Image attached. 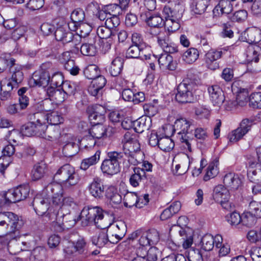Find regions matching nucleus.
I'll list each match as a JSON object with an SVG mask.
<instances>
[{
  "label": "nucleus",
  "instance_id": "obj_1",
  "mask_svg": "<svg viewBox=\"0 0 261 261\" xmlns=\"http://www.w3.org/2000/svg\"><path fill=\"white\" fill-rule=\"evenodd\" d=\"M80 217L83 226L95 225L104 229L111 224L108 221V214L98 206H85L81 213Z\"/></svg>",
  "mask_w": 261,
  "mask_h": 261
},
{
  "label": "nucleus",
  "instance_id": "obj_2",
  "mask_svg": "<svg viewBox=\"0 0 261 261\" xmlns=\"http://www.w3.org/2000/svg\"><path fill=\"white\" fill-rule=\"evenodd\" d=\"M18 217L10 212L0 213V237L2 243L7 244L17 236Z\"/></svg>",
  "mask_w": 261,
  "mask_h": 261
},
{
  "label": "nucleus",
  "instance_id": "obj_3",
  "mask_svg": "<svg viewBox=\"0 0 261 261\" xmlns=\"http://www.w3.org/2000/svg\"><path fill=\"white\" fill-rule=\"evenodd\" d=\"M124 154L117 151L109 152L107 158L101 165V170L103 173L113 175L120 171V164L123 162L124 166L128 168L129 164L124 159Z\"/></svg>",
  "mask_w": 261,
  "mask_h": 261
},
{
  "label": "nucleus",
  "instance_id": "obj_4",
  "mask_svg": "<svg viewBox=\"0 0 261 261\" xmlns=\"http://www.w3.org/2000/svg\"><path fill=\"white\" fill-rule=\"evenodd\" d=\"M193 121L188 120L185 118H180L177 119L174 125V132L177 133V137L179 139L182 144V147L187 149L189 152H192L191 142L192 139H189L187 136L191 127H194L193 126Z\"/></svg>",
  "mask_w": 261,
  "mask_h": 261
},
{
  "label": "nucleus",
  "instance_id": "obj_5",
  "mask_svg": "<svg viewBox=\"0 0 261 261\" xmlns=\"http://www.w3.org/2000/svg\"><path fill=\"white\" fill-rule=\"evenodd\" d=\"M195 86L189 79H184L177 86L175 99L179 103L191 102L193 100V91Z\"/></svg>",
  "mask_w": 261,
  "mask_h": 261
},
{
  "label": "nucleus",
  "instance_id": "obj_6",
  "mask_svg": "<svg viewBox=\"0 0 261 261\" xmlns=\"http://www.w3.org/2000/svg\"><path fill=\"white\" fill-rule=\"evenodd\" d=\"M55 177L60 182L71 186L76 185L79 181V177L74 168L68 164L64 165L58 170Z\"/></svg>",
  "mask_w": 261,
  "mask_h": 261
},
{
  "label": "nucleus",
  "instance_id": "obj_7",
  "mask_svg": "<svg viewBox=\"0 0 261 261\" xmlns=\"http://www.w3.org/2000/svg\"><path fill=\"white\" fill-rule=\"evenodd\" d=\"M1 60L4 64L10 66L11 76L8 83H10L12 86L17 89L24 79L23 73L22 71V67L18 65L14 66L15 60L13 58L2 59Z\"/></svg>",
  "mask_w": 261,
  "mask_h": 261
},
{
  "label": "nucleus",
  "instance_id": "obj_8",
  "mask_svg": "<svg viewBox=\"0 0 261 261\" xmlns=\"http://www.w3.org/2000/svg\"><path fill=\"white\" fill-rule=\"evenodd\" d=\"M71 22L74 28L73 30L80 29L83 35L85 36L91 31V27L84 22L85 21V14L84 10L81 8H77L73 10L70 15Z\"/></svg>",
  "mask_w": 261,
  "mask_h": 261
},
{
  "label": "nucleus",
  "instance_id": "obj_9",
  "mask_svg": "<svg viewBox=\"0 0 261 261\" xmlns=\"http://www.w3.org/2000/svg\"><path fill=\"white\" fill-rule=\"evenodd\" d=\"M243 177L240 175L230 172L225 174L223 179L225 185L229 188L232 195L243 194L242 190Z\"/></svg>",
  "mask_w": 261,
  "mask_h": 261
},
{
  "label": "nucleus",
  "instance_id": "obj_10",
  "mask_svg": "<svg viewBox=\"0 0 261 261\" xmlns=\"http://www.w3.org/2000/svg\"><path fill=\"white\" fill-rule=\"evenodd\" d=\"M123 151L120 152L124 154V159L129 165H136L139 162L135 158V153L140 150V145L137 139L134 140L128 144L123 145Z\"/></svg>",
  "mask_w": 261,
  "mask_h": 261
},
{
  "label": "nucleus",
  "instance_id": "obj_11",
  "mask_svg": "<svg viewBox=\"0 0 261 261\" xmlns=\"http://www.w3.org/2000/svg\"><path fill=\"white\" fill-rule=\"evenodd\" d=\"M89 120L92 125L102 124L105 121V108L100 105L89 107L87 110Z\"/></svg>",
  "mask_w": 261,
  "mask_h": 261
},
{
  "label": "nucleus",
  "instance_id": "obj_12",
  "mask_svg": "<svg viewBox=\"0 0 261 261\" xmlns=\"http://www.w3.org/2000/svg\"><path fill=\"white\" fill-rule=\"evenodd\" d=\"M252 122L249 119H244L240 124V127L233 130L228 135L231 142H236L241 139L250 129Z\"/></svg>",
  "mask_w": 261,
  "mask_h": 261
},
{
  "label": "nucleus",
  "instance_id": "obj_13",
  "mask_svg": "<svg viewBox=\"0 0 261 261\" xmlns=\"http://www.w3.org/2000/svg\"><path fill=\"white\" fill-rule=\"evenodd\" d=\"M222 50L210 49L204 56L205 66L210 70H216L219 68V60L222 57Z\"/></svg>",
  "mask_w": 261,
  "mask_h": 261
},
{
  "label": "nucleus",
  "instance_id": "obj_14",
  "mask_svg": "<svg viewBox=\"0 0 261 261\" xmlns=\"http://www.w3.org/2000/svg\"><path fill=\"white\" fill-rule=\"evenodd\" d=\"M159 45L162 47L165 53L174 54L178 51L177 46L170 41L169 34L166 31L161 32L157 36Z\"/></svg>",
  "mask_w": 261,
  "mask_h": 261
},
{
  "label": "nucleus",
  "instance_id": "obj_15",
  "mask_svg": "<svg viewBox=\"0 0 261 261\" xmlns=\"http://www.w3.org/2000/svg\"><path fill=\"white\" fill-rule=\"evenodd\" d=\"M223 238L220 234H217L214 237L210 234L204 235L201 239V248L206 251L212 250L215 244L216 247H220L222 246Z\"/></svg>",
  "mask_w": 261,
  "mask_h": 261
},
{
  "label": "nucleus",
  "instance_id": "obj_16",
  "mask_svg": "<svg viewBox=\"0 0 261 261\" xmlns=\"http://www.w3.org/2000/svg\"><path fill=\"white\" fill-rule=\"evenodd\" d=\"M74 217L70 214L64 215L61 213L59 221L54 223L55 231H62L64 229H68L73 227L76 224Z\"/></svg>",
  "mask_w": 261,
  "mask_h": 261
},
{
  "label": "nucleus",
  "instance_id": "obj_17",
  "mask_svg": "<svg viewBox=\"0 0 261 261\" xmlns=\"http://www.w3.org/2000/svg\"><path fill=\"white\" fill-rule=\"evenodd\" d=\"M49 81L50 75L48 72L36 71L29 80V84L32 87L36 86L45 87L48 85Z\"/></svg>",
  "mask_w": 261,
  "mask_h": 261
},
{
  "label": "nucleus",
  "instance_id": "obj_18",
  "mask_svg": "<svg viewBox=\"0 0 261 261\" xmlns=\"http://www.w3.org/2000/svg\"><path fill=\"white\" fill-rule=\"evenodd\" d=\"M89 136L86 137V138L83 139V142L88 140H90V143L88 145L89 147L94 146L96 144V141L94 139H90V137L95 139H100L105 135H106V128L102 124H94L92 125L91 128L89 129Z\"/></svg>",
  "mask_w": 261,
  "mask_h": 261
},
{
  "label": "nucleus",
  "instance_id": "obj_19",
  "mask_svg": "<svg viewBox=\"0 0 261 261\" xmlns=\"http://www.w3.org/2000/svg\"><path fill=\"white\" fill-rule=\"evenodd\" d=\"M210 100L214 106L220 107L224 101L225 97L222 89L218 85L208 88Z\"/></svg>",
  "mask_w": 261,
  "mask_h": 261
},
{
  "label": "nucleus",
  "instance_id": "obj_20",
  "mask_svg": "<svg viewBox=\"0 0 261 261\" xmlns=\"http://www.w3.org/2000/svg\"><path fill=\"white\" fill-rule=\"evenodd\" d=\"M30 194L35 195V192L31 190L29 185H20L16 187H14L7 191H2L1 195L2 196H7V195L12 196H29Z\"/></svg>",
  "mask_w": 261,
  "mask_h": 261
},
{
  "label": "nucleus",
  "instance_id": "obj_21",
  "mask_svg": "<svg viewBox=\"0 0 261 261\" xmlns=\"http://www.w3.org/2000/svg\"><path fill=\"white\" fill-rule=\"evenodd\" d=\"M96 38L93 35L89 36L87 42L83 43L80 47V51L82 55L87 56H94L97 52L95 44Z\"/></svg>",
  "mask_w": 261,
  "mask_h": 261
},
{
  "label": "nucleus",
  "instance_id": "obj_22",
  "mask_svg": "<svg viewBox=\"0 0 261 261\" xmlns=\"http://www.w3.org/2000/svg\"><path fill=\"white\" fill-rule=\"evenodd\" d=\"M158 63L161 68L171 71L175 70L177 65L176 61L173 60L172 57L166 53L160 55Z\"/></svg>",
  "mask_w": 261,
  "mask_h": 261
},
{
  "label": "nucleus",
  "instance_id": "obj_23",
  "mask_svg": "<svg viewBox=\"0 0 261 261\" xmlns=\"http://www.w3.org/2000/svg\"><path fill=\"white\" fill-rule=\"evenodd\" d=\"M54 34L56 39L62 42L64 44L69 42L72 38L73 33L69 30L66 25H62L57 28Z\"/></svg>",
  "mask_w": 261,
  "mask_h": 261
},
{
  "label": "nucleus",
  "instance_id": "obj_24",
  "mask_svg": "<svg viewBox=\"0 0 261 261\" xmlns=\"http://www.w3.org/2000/svg\"><path fill=\"white\" fill-rule=\"evenodd\" d=\"M46 92L49 99L56 101L57 103L63 102L68 97L61 88L50 86L47 88Z\"/></svg>",
  "mask_w": 261,
  "mask_h": 261
},
{
  "label": "nucleus",
  "instance_id": "obj_25",
  "mask_svg": "<svg viewBox=\"0 0 261 261\" xmlns=\"http://www.w3.org/2000/svg\"><path fill=\"white\" fill-rule=\"evenodd\" d=\"M233 9L232 4L229 0H221L213 9L215 16H219L223 14H230Z\"/></svg>",
  "mask_w": 261,
  "mask_h": 261
},
{
  "label": "nucleus",
  "instance_id": "obj_26",
  "mask_svg": "<svg viewBox=\"0 0 261 261\" xmlns=\"http://www.w3.org/2000/svg\"><path fill=\"white\" fill-rule=\"evenodd\" d=\"M151 126V119L146 116H142L134 121V129L138 133H142L148 130Z\"/></svg>",
  "mask_w": 261,
  "mask_h": 261
},
{
  "label": "nucleus",
  "instance_id": "obj_27",
  "mask_svg": "<svg viewBox=\"0 0 261 261\" xmlns=\"http://www.w3.org/2000/svg\"><path fill=\"white\" fill-rule=\"evenodd\" d=\"M247 175L252 182L261 181V165L258 163H249Z\"/></svg>",
  "mask_w": 261,
  "mask_h": 261
},
{
  "label": "nucleus",
  "instance_id": "obj_28",
  "mask_svg": "<svg viewBox=\"0 0 261 261\" xmlns=\"http://www.w3.org/2000/svg\"><path fill=\"white\" fill-rule=\"evenodd\" d=\"M179 234L181 237L183 248L187 249L190 247L193 242L192 230L190 228H180L179 230Z\"/></svg>",
  "mask_w": 261,
  "mask_h": 261
},
{
  "label": "nucleus",
  "instance_id": "obj_29",
  "mask_svg": "<svg viewBox=\"0 0 261 261\" xmlns=\"http://www.w3.org/2000/svg\"><path fill=\"white\" fill-rule=\"evenodd\" d=\"M47 170V165L44 162L36 164L32 170L31 177L32 180H37L43 177Z\"/></svg>",
  "mask_w": 261,
  "mask_h": 261
},
{
  "label": "nucleus",
  "instance_id": "obj_30",
  "mask_svg": "<svg viewBox=\"0 0 261 261\" xmlns=\"http://www.w3.org/2000/svg\"><path fill=\"white\" fill-rule=\"evenodd\" d=\"M210 0H193L191 4V10L195 14L201 15L205 12Z\"/></svg>",
  "mask_w": 261,
  "mask_h": 261
},
{
  "label": "nucleus",
  "instance_id": "obj_31",
  "mask_svg": "<svg viewBox=\"0 0 261 261\" xmlns=\"http://www.w3.org/2000/svg\"><path fill=\"white\" fill-rule=\"evenodd\" d=\"M191 161L189 156L183 154L180 157V163L175 165V170L177 175H180L186 173L189 168Z\"/></svg>",
  "mask_w": 261,
  "mask_h": 261
},
{
  "label": "nucleus",
  "instance_id": "obj_32",
  "mask_svg": "<svg viewBox=\"0 0 261 261\" xmlns=\"http://www.w3.org/2000/svg\"><path fill=\"white\" fill-rule=\"evenodd\" d=\"M34 202L36 203L35 210L39 215H44L49 209L47 198H44L43 197H36L34 198Z\"/></svg>",
  "mask_w": 261,
  "mask_h": 261
},
{
  "label": "nucleus",
  "instance_id": "obj_33",
  "mask_svg": "<svg viewBox=\"0 0 261 261\" xmlns=\"http://www.w3.org/2000/svg\"><path fill=\"white\" fill-rule=\"evenodd\" d=\"M245 35L246 41L250 44L258 43L261 39V31L256 28L248 29Z\"/></svg>",
  "mask_w": 261,
  "mask_h": 261
},
{
  "label": "nucleus",
  "instance_id": "obj_34",
  "mask_svg": "<svg viewBox=\"0 0 261 261\" xmlns=\"http://www.w3.org/2000/svg\"><path fill=\"white\" fill-rule=\"evenodd\" d=\"M88 189L92 196H100L105 193V187L100 184V179L96 177L88 186Z\"/></svg>",
  "mask_w": 261,
  "mask_h": 261
},
{
  "label": "nucleus",
  "instance_id": "obj_35",
  "mask_svg": "<svg viewBox=\"0 0 261 261\" xmlns=\"http://www.w3.org/2000/svg\"><path fill=\"white\" fill-rule=\"evenodd\" d=\"M123 59L119 57L115 58L112 62L109 71L113 76H118L122 71L123 66Z\"/></svg>",
  "mask_w": 261,
  "mask_h": 261
},
{
  "label": "nucleus",
  "instance_id": "obj_36",
  "mask_svg": "<svg viewBox=\"0 0 261 261\" xmlns=\"http://www.w3.org/2000/svg\"><path fill=\"white\" fill-rule=\"evenodd\" d=\"M100 151L97 150L94 155L89 158L83 159L81 164V169L83 170H86L89 167L95 165L100 159Z\"/></svg>",
  "mask_w": 261,
  "mask_h": 261
},
{
  "label": "nucleus",
  "instance_id": "obj_37",
  "mask_svg": "<svg viewBox=\"0 0 261 261\" xmlns=\"http://www.w3.org/2000/svg\"><path fill=\"white\" fill-rule=\"evenodd\" d=\"M260 50V48L258 46L252 44L248 46L246 54V60L248 62L251 63L254 62V63L256 62V59L258 58Z\"/></svg>",
  "mask_w": 261,
  "mask_h": 261
},
{
  "label": "nucleus",
  "instance_id": "obj_38",
  "mask_svg": "<svg viewBox=\"0 0 261 261\" xmlns=\"http://www.w3.org/2000/svg\"><path fill=\"white\" fill-rule=\"evenodd\" d=\"M199 55V51L196 48L191 47L184 53L182 59L187 63L192 64L198 59Z\"/></svg>",
  "mask_w": 261,
  "mask_h": 261
},
{
  "label": "nucleus",
  "instance_id": "obj_39",
  "mask_svg": "<svg viewBox=\"0 0 261 261\" xmlns=\"http://www.w3.org/2000/svg\"><path fill=\"white\" fill-rule=\"evenodd\" d=\"M42 194L46 196H62V186L58 184H49L43 190Z\"/></svg>",
  "mask_w": 261,
  "mask_h": 261
},
{
  "label": "nucleus",
  "instance_id": "obj_40",
  "mask_svg": "<svg viewBox=\"0 0 261 261\" xmlns=\"http://www.w3.org/2000/svg\"><path fill=\"white\" fill-rule=\"evenodd\" d=\"M92 244L99 248H101L108 243L109 240L108 234L105 231H100L92 238Z\"/></svg>",
  "mask_w": 261,
  "mask_h": 261
},
{
  "label": "nucleus",
  "instance_id": "obj_41",
  "mask_svg": "<svg viewBox=\"0 0 261 261\" xmlns=\"http://www.w3.org/2000/svg\"><path fill=\"white\" fill-rule=\"evenodd\" d=\"M134 173L129 178V182L132 186L136 187L139 186V182L144 177H145V173H144L140 167L134 168Z\"/></svg>",
  "mask_w": 261,
  "mask_h": 261
},
{
  "label": "nucleus",
  "instance_id": "obj_42",
  "mask_svg": "<svg viewBox=\"0 0 261 261\" xmlns=\"http://www.w3.org/2000/svg\"><path fill=\"white\" fill-rule=\"evenodd\" d=\"M145 20L147 24L153 28H160L164 25L163 19L159 15L154 14L148 16L146 14Z\"/></svg>",
  "mask_w": 261,
  "mask_h": 261
},
{
  "label": "nucleus",
  "instance_id": "obj_43",
  "mask_svg": "<svg viewBox=\"0 0 261 261\" xmlns=\"http://www.w3.org/2000/svg\"><path fill=\"white\" fill-rule=\"evenodd\" d=\"M218 161L217 160L209 164L207 168L206 173L203 177L204 180L207 181L217 175L218 173Z\"/></svg>",
  "mask_w": 261,
  "mask_h": 261
},
{
  "label": "nucleus",
  "instance_id": "obj_44",
  "mask_svg": "<svg viewBox=\"0 0 261 261\" xmlns=\"http://www.w3.org/2000/svg\"><path fill=\"white\" fill-rule=\"evenodd\" d=\"M61 132L58 126H51L47 127V129L45 133V137L43 139L50 141H55L57 140L60 137Z\"/></svg>",
  "mask_w": 261,
  "mask_h": 261
},
{
  "label": "nucleus",
  "instance_id": "obj_45",
  "mask_svg": "<svg viewBox=\"0 0 261 261\" xmlns=\"http://www.w3.org/2000/svg\"><path fill=\"white\" fill-rule=\"evenodd\" d=\"M79 150L78 144L73 142L67 143L63 147V152L66 156H72L76 154Z\"/></svg>",
  "mask_w": 261,
  "mask_h": 261
},
{
  "label": "nucleus",
  "instance_id": "obj_46",
  "mask_svg": "<svg viewBox=\"0 0 261 261\" xmlns=\"http://www.w3.org/2000/svg\"><path fill=\"white\" fill-rule=\"evenodd\" d=\"M93 8L96 9L98 11L96 14V17L100 20H105L107 19L108 17H109V15L106 11V9L104 7H102L101 9L98 10L99 8V6L97 3L95 2H91L88 4L87 6V9L88 10H92Z\"/></svg>",
  "mask_w": 261,
  "mask_h": 261
},
{
  "label": "nucleus",
  "instance_id": "obj_47",
  "mask_svg": "<svg viewBox=\"0 0 261 261\" xmlns=\"http://www.w3.org/2000/svg\"><path fill=\"white\" fill-rule=\"evenodd\" d=\"M179 18L176 16L170 19H166L164 22V25L168 32H174L180 28Z\"/></svg>",
  "mask_w": 261,
  "mask_h": 261
},
{
  "label": "nucleus",
  "instance_id": "obj_48",
  "mask_svg": "<svg viewBox=\"0 0 261 261\" xmlns=\"http://www.w3.org/2000/svg\"><path fill=\"white\" fill-rule=\"evenodd\" d=\"M61 213L59 209L57 207L54 208L52 207L49 208L46 213L44 215L47 218L48 220L51 221L52 227L55 229L54 223H56L59 221V219L61 216Z\"/></svg>",
  "mask_w": 261,
  "mask_h": 261
},
{
  "label": "nucleus",
  "instance_id": "obj_49",
  "mask_svg": "<svg viewBox=\"0 0 261 261\" xmlns=\"http://www.w3.org/2000/svg\"><path fill=\"white\" fill-rule=\"evenodd\" d=\"M217 199L214 200L218 203H219L222 208L227 211H231L236 207V204L233 202L232 199L228 197H217Z\"/></svg>",
  "mask_w": 261,
  "mask_h": 261
},
{
  "label": "nucleus",
  "instance_id": "obj_50",
  "mask_svg": "<svg viewBox=\"0 0 261 261\" xmlns=\"http://www.w3.org/2000/svg\"><path fill=\"white\" fill-rule=\"evenodd\" d=\"M174 146V143L169 137H161L158 147L164 151H169Z\"/></svg>",
  "mask_w": 261,
  "mask_h": 261
},
{
  "label": "nucleus",
  "instance_id": "obj_51",
  "mask_svg": "<svg viewBox=\"0 0 261 261\" xmlns=\"http://www.w3.org/2000/svg\"><path fill=\"white\" fill-rule=\"evenodd\" d=\"M46 119L50 124L54 125V126H57V125L63 123L64 121L63 118L56 111L48 114L46 116Z\"/></svg>",
  "mask_w": 261,
  "mask_h": 261
},
{
  "label": "nucleus",
  "instance_id": "obj_52",
  "mask_svg": "<svg viewBox=\"0 0 261 261\" xmlns=\"http://www.w3.org/2000/svg\"><path fill=\"white\" fill-rule=\"evenodd\" d=\"M85 76L90 80H93L99 75L98 67L94 64L88 65L84 71Z\"/></svg>",
  "mask_w": 261,
  "mask_h": 261
},
{
  "label": "nucleus",
  "instance_id": "obj_53",
  "mask_svg": "<svg viewBox=\"0 0 261 261\" xmlns=\"http://www.w3.org/2000/svg\"><path fill=\"white\" fill-rule=\"evenodd\" d=\"M257 218L249 212H245L242 214L241 222L247 227H251L255 225Z\"/></svg>",
  "mask_w": 261,
  "mask_h": 261
},
{
  "label": "nucleus",
  "instance_id": "obj_54",
  "mask_svg": "<svg viewBox=\"0 0 261 261\" xmlns=\"http://www.w3.org/2000/svg\"><path fill=\"white\" fill-rule=\"evenodd\" d=\"M115 32L114 30L105 26L99 27L97 29V34L101 39H107L111 36L115 35Z\"/></svg>",
  "mask_w": 261,
  "mask_h": 261
},
{
  "label": "nucleus",
  "instance_id": "obj_55",
  "mask_svg": "<svg viewBox=\"0 0 261 261\" xmlns=\"http://www.w3.org/2000/svg\"><path fill=\"white\" fill-rule=\"evenodd\" d=\"M35 123V135L42 138L45 137V133L47 129V125L45 122H42L40 119H38Z\"/></svg>",
  "mask_w": 261,
  "mask_h": 261
},
{
  "label": "nucleus",
  "instance_id": "obj_56",
  "mask_svg": "<svg viewBox=\"0 0 261 261\" xmlns=\"http://www.w3.org/2000/svg\"><path fill=\"white\" fill-rule=\"evenodd\" d=\"M103 7L109 16H119L121 13L122 10L124 9L120 5L116 4H111Z\"/></svg>",
  "mask_w": 261,
  "mask_h": 261
},
{
  "label": "nucleus",
  "instance_id": "obj_57",
  "mask_svg": "<svg viewBox=\"0 0 261 261\" xmlns=\"http://www.w3.org/2000/svg\"><path fill=\"white\" fill-rule=\"evenodd\" d=\"M249 105L254 109L261 108V92L251 94L249 97Z\"/></svg>",
  "mask_w": 261,
  "mask_h": 261
},
{
  "label": "nucleus",
  "instance_id": "obj_58",
  "mask_svg": "<svg viewBox=\"0 0 261 261\" xmlns=\"http://www.w3.org/2000/svg\"><path fill=\"white\" fill-rule=\"evenodd\" d=\"M35 123L29 122L21 126L20 133L22 136L30 137L35 135Z\"/></svg>",
  "mask_w": 261,
  "mask_h": 261
},
{
  "label": "nucleus",
  "instance_id": "obj_59",
  "mask_svg": "<svg viewBox=\"0 0 261 261\" xmlns=\"http://www.w3.org/2000/svg\"><path fill=\"white\" fill-rule=\"evenodd\" d=\"M248 92L247 89H243L237 95L236 100L240 107L245 106L248 102Z\"/></svg>",
  "mask_w": 261,
  "mask_h": 261
},
{
  "label": "nucleus",
  "instance_id": "obj_60",
  "mask_svg": "<svg viewBox=\"0 0 261 261\" xmlns=\"http://www.w3.org/2000/svg\"><path fill=\"white\" fill-rule=\"evenodd\" d=\"M249 212L257 218H261V202H257L254 200L251 201L249 205Z\"/></svg>",
  "mask_w": 261,
  "mask_h": 261
},
{
  "label": "nucleus",
  "instance_id": "obj_61",
  "mask_svg": "<svg viewBox=\"0 0 261 261\" xmlns=\"http://www.w3.org/2000/svg\"><path fill=\"white\" fill-rule=\"evenodd\" d=\"M149 201L148 197H136L135 203L128 204L127 202H124V205L125 206L129 207L135 205L137 207L140 208L146 205Z\"/></svg>",
  "mask_w": 261,
  "mask_h": 261
},
{
  "label": "nucleus",
  "instance_id": "obj_62",
  "mask_svg": "<svg viewBox=\"0 0 261 261\" xmlns=\"http://www.w3.org/2000/svg\"><path fill=\"white\" fill-rule=\"evenodd\" d=\"M226 221L231 225H237L241 222L242 215L234 211L226 216Z\"/></svg>",
  "mask_w": 261,
  "mask_h": 261
},
{
  "label": "nucleus",
  "instance_id": "obj_63",
  "mask_svg": "<svg viewBox=\"0 0 261 261\" xmlns=\"http://www.w3.org/2000/svg\"><path fill=\"white\" fill-rule=\"evenodd\" d=\"M5 89L1 91L0 94L1 100L3 101L8 100L11 98V91L15 87L12 86L10 83H8L7 85L4 87Z\"/></svg>",
  "mask_w": 261,
  "mask_h": 261
},
{
  "label": "nucleus",
  "instance_id": "obj_64",
  "mask_svg": "<svg viewBox=\"0 0 261 261\" xmlns=\"http://www.w3.org/2000/svg\"><path fill=\"white\" fill-rule=\"evenodd\" d=\"M143 109L147 117L154 116L158 113V107L152 103H145L143 106Z\"/></svg>",
  "mask_w": 261,
  "mask_h": 261
}]
</instances>
